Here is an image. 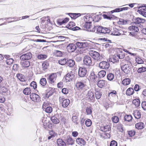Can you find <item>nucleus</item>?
<instances>
[{
    "mask_svg": "<svg viewBox=\"0 0 146 146\" xmlns=\"http://www.w3.org/2000/svg\"><path fill=\"white\" fill-rule=\"evenodd\" d=\"M86 98L89 101H90L92 102H94L95 98L93 90L91 89L88 91L86 93Z\"/></svg>",
    "mask_w": 146,
    "mask_h": 146,
    "instance_id": "obj_1",
    "label": "nucleus"
},
{
    "mask_svg": "<svg viewBox=\"0 0 146 146\" xmlns=\"http://www.w3.org/2000/svg\"><path fill=\"white\" fill-rule=\"evenodd\" d=\"M97 28V33H109L111 31L108 28L103 27L102 26L95 27Z\"/></svg>",
    "mask_w": 146,
    "mask_h": 146,
    "instance_id": "obj_2",
    "label": "nucleus"
},
{
    "mask_svg": "<svg viewBox=\"0 0 146 146\" xmlns=\"http://www.w3.org/2000/svg\"><path fill=\"white\" fill-rule=\"evenodd\" d=\"M90 55L94 60H98L100 58V55L99 53L94 50H90L89 51Z\"/></svg>",
    "mask_w": 146,
    "mask_h": 146,
    "instance_id": "obj_3",
    "label": "nucleus"
},
{
    "mask_svg": "<svg viewBox=\"0 0 146 146\" xmlns=\"http://www.w3.org/2000/svg\"><path fill=\"white\" fill-rule=\"evenodd\" d=\"M131 26L129 27V29L131 31L134 32H138L139 31V29L135 23H131Z\"/></svg>",
    "mask_w": 146,
    "mask_h": 146,
    "instance_id": "obj_4",
    "label": "nucleus"
},
{
    "mask_svg": "<svg viewBox=\"0 0 146 146\" xmlns=\"http://www.w3.org/2000/svg\"><path fill=\"white\" fill-rule=\"evenodd\" d=\"M110 66L109 63L106 61H102L99 64V68L102 69H107L109 68Z\"/></svg>",
    "mask_w": 146,
    "mask_h": 146,
    "instance_id": "obj_5",
    "label": "nucleus"
},
{
    "mask_svg": "<svg viewBox=\"0 0 146 146\" xmlns=\"http://www.w3.org/2000/svg\"><path fill=\"white\" fill-rule=\"evenodd\" d=\"M57 77V74L56 73H53L49 75L48 78V81L51 84L53 83Z\"/></svg>",
    "mask_w": 146,
    "mask_h": 146,
    "instance_id": "obj_6",
    "label": "nucleus"
},
{
    "mask_svg": "<svg viewBox=\"0 0 146 146\" xmlns=\"http://www.w3.org/2000/svg\"><path fill=\"white\" fill-rule=\"evenodd\" d=\"M32 57L31 53L29 52L21 55L20 58L21 60L24 61L30 59Z\"/></svg>",
    "mask_w": 146,
    "mask_h": 146,
    "instance_id": "obj_7",
    "label": "nucleus"
},
{
    "mask_svg": "<svg viewBox=\"0 0 146 146\" xmlns=\"http://www.w3.org/2000/svg\"><path fill=\"white\" fill-rule=\"evenodd\" d=\"M83 62L84 64L87 66L91 65L92 64L91 58L88 56H84L83 58Z\"/></svg>",
    "mask_w": 146,
    "mask_h": 146,
    "instance_id": "obj_8",
    "label": "nucleus"
},
{
    "mask_svg": "<svg viewBox=\"0 0 146 146\" xmlns=\"http://www.w3.org/2000/svg\"><path fill=\"white\" fill-rule=\"evenodd\" d=\"M121 70L126 74L129 73L131 70V67L128 64H125L121 67Z\"/></svg>",
    "mask_w": 146,
    "mask_h": 146,
    "instance_id": "obj_9",
    "label": "nucleus"
},
{
    "mask_svg": "<svg viewBox=\"0 0 146 146\" xmlns=\"http://www.w3.org/2000/svg\"><path fill=\"white\" fill-rule=\"evenodd\" d=\"M30 96L31 99L34 102H37L40 100V97L38 95L36 94L32 93L30 95Z\"/></svg>",
    "mask_w": 146,
    "mask_h": 146,
    "instance_id": "obj_10",
    "label": "nucleus"
},
{
    "mask_svg": "<svg viewBox=\"0 0 146 146\" xmlns=\"http://www.w3.org/2000/svg\"><path fill=\"white\" fill-rule=\"evenodd\" d=\"M75 75L72 72L68 73L65 77V79L66 82H69L71 81L74 77Z\"/></svg>",
    "mask_w": 146,
    "mask_h": 146,
    "instance_id": "obj_11",
    "label": "nucleus"
},
{
    "mask_svg": "<svg viewBox=\"0 0 146 146\" xmlns=\"http://www.w3.org/2000/svg\"><path fill=\"white\" fill-rule=\"evenodd\" d=\"M86 70L84 68L80 67L78 70V74L80 77H84L86 75Z\"/></svg>",
    "mask_w": 146,
    "mask_h": 146,
    "instance_id": "obj_12",
    "label": "nucleus"
},
{
    "mask_svg": "<svg viewBox=\"0 0 146 146\" xmlns=\"http://www.w3.org/2000/svg\"><path fill=\"white\" fill-rule=\"evenodd\" d=\"M76 46L73 44H69L67 47V49L69 52H74L76 49Z\"/></svg>",
    "mask_w": 146,
    "mask_h": 146,
    "instance_id": "obj_13",
    "label": "nucleus"
},
{
    "mask_svg": "<svg viewBox=\"0 0 146 146\" xmlns=\"http://www.w3.org/2000/svg\"><path fill=\"white\" fill-rule=\"evenodd\" d=\"M4 58L6 59V64L9 65L12 64L13 62V60L10 58V56L8 55H5L4 56Z\"/></svg>",
    "mask_w": 146,
    "mask_h": 146,
    "instance_id": "obj_14",
    "label": "nucleus"
},
{
    "mask_svg": "<svg viewBox=\"0 0 146 146\" xmlns=\"http://www.w3.org/2000/svg\"><path fill=\"white\" fill-rule=\"evenodd\" d=\"M59 115L58 114H55L51 117L50 119L52 122L54 123L57 124L59 123Z\"/></svg>",
    "mask_w": 146,
    "mask_h": 146,
    "instance_id": "obj_15",
    "label": "nucleus"
},
{
    "mask_svg": "<svg viewBox=\"0 0 146 146\" xmlns=\"http://www.w3.org/2000/svg\"><path fill=\"white\" fill-rule=\"evenodd\" d=\"M76 143L78 145H85L86 141L83 138H78L76 140Z\"/></svg>",
    "mask_w": 146,
    "mask_h": 146,
    "instance_id": "obj_16",
    "label": "nucleus"
},
{
    "mask_svg": "<svg viewBox=\"0 0 146 146\" xmlns=\"http://www.w3.org/2000/svg\"><path fill=\"white\" fill-rule=\"evenodd\" d=\"M121 30H119L116 28H113V30L111 31V34L114 35L118 36L120 35Z\"/></svg>",
    "mask_w": 146,
    "mask_h": 146,
    "instance_id": "obj_17",
    "label": "nucleus"
},
{
    "mask_svg": "<svg viewBox=\"0 0 146 146\" xmlns=\"http://www.w3.org/2000/svg\"><path fill=\"white\" fill-rule=\"evenodd\" d=\"M8 91L7 88L5 86H4L3 84H0V93L3 94L5 93Z\"/></svg>",
    "mask_w": 146,
    "mask_h": 146,
    "instance_id": "obj_18",
    "label": "nucleus"
},
{
    "mask_svg": "<svg viewBox=\"0 0 146 146\" xmlns=\"http://www.w3.org/2000/svg\"><path fill=\"white\" fill-rule=\"evenodd\" d=\"M97 76L95 74L94 72H91L89 77V80L92 82H94L97 78Z\"/></svg>",
    "mask_w": 146,
    "mask_h": 146,
    "instance_id": "obj_19",
    "label": "nucleus"
},
{
    "mask_svg": "<svg viewBox=\"0 0 146 146\" xmlns=\"http://www.w3.org/2000/svg\"><path fill=\"white\" fill-rule=\"evenodd\" d=\"M54 92V89L51 88H49L46 90V98H49L52 96Z\"/></svg>",
    "mask_w": 146,
    "mask_h": 146,
    "instance_id": "obj_20",
    "label": "nucleus"
},
{
    "mask_svg": "<svg viewBox=\"0 0 146 146\" xmlns=\"http://www.w3.org/2000/svg\"><path fill=\"white\" fill-rule=\"evenodd\" d=\"M100 129L101 131H103L107 132L110 131L111 130L110 126L108 125H106L105 126H102L100 127Z\"/></svg>",
    "mask_w": 146,
    "mask_h": 146,
    "instance_id": "obj_21",
    "label": "nucleus"
},
{
    "mask_svg": "<svg viewBox=\"0 0 146 146\" xmlns=\"http://www.w3.org/2000/svg\"><path fill=\"white\" fill-rule=\"evenodd\" d=\"M85 86V84L84 82H78L76 83V87L79 90L82 89Z\"/></svg>",
    "mask_w": 146,
    "mask_h": 146,
    "instance_id": "obj_22",
    "label": "nucleus"
},
{
    "mask_svg": "<svg viewBox=\"0 0 146 146\" xmlns=\"http://www.w3.org/2000/svg\"><path fill=\"white\" fill-rule=\"evenodd\" d=\"M106 84V82L104 80H102L98 81L97 83L98 86L100 88L103 87Z\"/></svg>",
    "mask_w": 146,
    "mask_h": 146,
    "instance_id": "obj_23",
    "label": "nucleus"
},
{
    "mask_svg": "<svg viewBox=\"0 0 146 146\" xmlns=\"http://www.w3.org/2000/svg\"><path fill=\"white\" fill-rule=\"evenodd\" d=\"M22 67L27 68L30 65V62L29 61H23L20 62Z\"/></svg>",
    "mask_w": 146,
    "mask_h": 146,
    "instance_id": "obj_24",
    "label": "nucleus"
},
{
    "mask_svg": "<svg viewBox=\"0 0 146 146\" xmlns=\"http://www.w3.org/2000/svg\"><path fill=\"white\" fill-rule=\"evenodd\" d=\"M70 102V100L69 99H64L62 102V106L64 108H66L69 105Z\"/></svg>",
    "mask_w": 146,
    "mask_h": 146,
    "instance_id": "obj_25",
    "label": "nucleus"
},
{
    "mask_svg": "<svg viewBox=\"0 0 146 146\" xmlns=\"http://www.w3.org/2000/svg\"><path fill=\"white\" fill-rule=\"evenodd\" d=\"M69 19L68 18H66L63 20L60 19H58L57 21V23L59 25H62L67 22L69 21Z\"/></svg>",
    "mask_w": 146,
    "mask_h": 146,
    "instance_id": "obj_26",
    "label": "nucleus"
},
{
    "mask_svg": "<svg viewBox=\"0 0 146 146\" xmlns=\"http://www.w3.org/2000/svg\"><path fill=\"white\" fill-rule=\"evenodd\" d=\"M144 124L143 123L139 122L135 124V127L137 129H141L144 128Z\"/></svg>",
    "mask_w": 146,
    "mask_h": 146,
    "instance_id": "obj_27",
    "label": "nucleus"
},
{
    "mask_svg": "<svg viewBox=\"0 0 146 146\" xmlns=\"http://www.w3.org/2000/svg\"><path fill=\"white\" fill-rule=\"evenodd\" d=\"M56 142L58 146H66L65 143L61 139H57Z\"/></svg>",
    "mask_w": 146,
    "mask_h": 146,
    "instance_id": "obj_28",
    "label": "nucleus"
},
{
    "mask_svg": "<svg viewBox=\"0 0 146 146\" xmlns=\"http://www.w3.org/2000/svg\"><path fill=\"white\" fill-rule=\"evenodd\" d=\"M84 19L86 23H92L93 20L92 17L89 15L85 16Z\"/></svg>",
    "mask_w": 146,
    "mask_h": 146,
    "instance_id": "obj_29",
    "label": "nucleus"
},
{
    "mask_svg": "<svg viewBox=\"0 0 146 146\" xmlns=\"http://www.w3.org/2000/svg\"><path fill=\"white\" fill-rule=\"evenodd\" d=\"M133 114L135 117L137 119H139L141 117L140 113L138 110H136L134 111Z\"/></svg>",
    "mask_w": 146,
    "mask_h": 146,
    "instance_id": "obj_30",
    "label": "nucleus"
},
{
    "mask_svg": "<svg viewBox=\"0 0 146 146\" xmlns=\"http://www.w3.org/2000/svg\"><path fill=\"white\" fill-rule=\"evenodd\" d=\"M145 22V20L143 19L140 18L138 17L135 19V22L137 24H140V23H144Z\"/></svg>",
    "mask_w": 146,
    "mask_h": 146,
    "instance_id": "obj_31",
    "label": "nucleus"
},
{
    "mask_svg": "<svg viewBox=\"0 0 146 146\" xmlns=\"http://www.w3.org/2000/svg\"><path fill=\"white\" fill-rule=\"evenodd\" d=\"M75 62L73 60L71 59L67 60L66 64L70 67L73 66Z\"/></svg>",
    "mask_w": 146,
    "mask_h": 146,
    "instance_id": "obj_32",
    "label": "nucleus"
},
{
    "mask_svg": "<svg viewBox=\"0 0 146 146\" xmlns=\"http://www.w3.org/2000/svg\"><path fill=\"white\" fill-rule=\"evenodd\" d=\"M23 93L26 95L30 94L31 93V90L30 88H27L23 90Z\"/></svg>",
    "mask_w": 146,
    "mask_h": 146,
    "instance_id": "obj_33",
    "label": "nucleus"
},
{
    "mask_svg": "<svg viewBox=\"0 0 146 146\" xmlns=\"http://www.w3.org/2000/svg\"><path fill=\"white\" fill-rule=\"evenodd\" d=\"M117 94L116 91L115 90H113L109 94L108 96L110 98H112L115 97L117 96Z\"/></svg>",
    "mask_w": 146,
    "mask_h": 146,
    "instance_id": "obj_34",
    "label": "nucleus"
},
{
    "mask_svg": "<svg viewBox=\"0 0 146 146\" xmlns=\"http://www.w3.org/2000/svg\"><path fill=\"white\" fill-rule=\"evenodd\" d=\"M17 78L21 81L24 82L25 81V76L22 74H18L17 75Z\"/></svg>",
    "mask_w": 146,
    "mask_h": 146,
    "instance_id": "obj_35",
    "label": "nucleus"
},
{
    "mask_svg": "<svg viewBox=\"0 0 146 146\" xmlns=\"http://www.w3.org/2000/svg\"><path fill=\"white\" fill-rule=\"evenodd\" d=\"M132 102L136 107H138L139 106L140 103V100L137 99L133 100Z\"/></svg>",
    "mask_w": 146,
    "mask_h": 146,
    "instance_id": "obj_36",
    "label": "nucleus"
},
{
    "mask_svg": "<svg viewBox=\"0 0 146 146\" xmlns=\"http://www.w3.org/2000/svg\"><path fill=\"white\" fill-rule=\"evenodd\" d=\"M134 92V90L132 88H129L126 91V94L127 95L130 96Z\"/></svg>",
    "mask_w": 146,
    "mask_h": 146,
    "instance_id": "obj_37",
    "label": "nucleus"
},
{
    "mask_svg": "<svg viewBox=\"0 0 146 146\" xmlns=\"http://www.w3.org/2000/svg\"><path fill=\"white\" fill-rule=\"evenodd\" d=\"M131 80L129 78H125L122 81V84L124 85H129L130 83Z\"/></svg>",
    "mask_w": 146,
    "mask_h": 146,
    "instance_id": "obj_38",
    "label": "nucleus"
},
{
    "mask_svg": "<svg viewBox=\"0 0 146 146\" xmlns=\"http://www.w3.org/2000/svg\"><path fill=\"white\" fill-rule=\"evenodd\" d=\"M117 56L118 58L119 59H122L124 57V54L122 51H119V52H118L117 54Z\"/></svg>",
    "mask_w": 146,
    "mask_h": 146,
    "instance_id": "obj_39",
    "label": "nucleus"
},
{
    "mask_svg": "<svg viewBox=\"0 0 146 146\" xmlns=\"http://www.w3.org/2000/svg\"><path fill=\"white\" fill-rule=\"evenodd\" d=\"M67 59L66 58H63L59 60L58 61L59 64L61 65H64L67 64Z\"/></svg>",
    "mask_w": 146,
    "mask_h": 146,
    "instance_id": "obj_40",
    "label": "nucleus"
},
{
    "mask_svg": "<svg viewBox=\"0 0 146 146\" xmlns=\"http://www.w3.org/2000/svg\"><path fill=\"white\" fill-rule=\"evenodd\" d=\"M100 136L101 138H110V135L108 133L104 132L103 133L101 134Z\"/></svg>",
    "mask_w": 146,
    "mask_h": 146,
    "instance_id": "obj_41",
    "label": "nucleus"
},
{
    "mask_svg": "<svg viewBox=\"0 0 146 146\" xmlns=\"http://www.w3.org/2000/svg\"><path fill=\"white\" fill-rule=\"evenodd\" d=\"M96 98L97 99H100L102 95V92L100 91H97L95 92Z\"/></svg>",
    "mask_w": 146,
    "mask_h": 146,
    "instance_id": "obj_42",
    "label": "nucleus"
},
{
    "mask_svg": "<svg viewBox=\"0 0 146 146\" xmlns=\"http://www.w3.org/2000/svg\"><path fill=\"white\" fill-rule=\"evenodd\" d=\"M67 142L68 144L72 145L74 144V141L72 137H68L67 138Z\"/></svg>",
    "mask_w": 146,
    "mask_h": 146,
    "instance_id": "obj_43",
    "label": "nucleus"
},
{
    "mask_svg": "<svg viewBox=\"0 0 146 146\" xmlns=\"http://www.w3.org/2000/svg\"><path fill=\"white\" fill-rule=\"evenodd\" d=\"M106 74V72L104 70H102L99 72L98 74V75L100 78L104 77Z\"/></svg>",
    "mask_w": 146,
    "mask_h": 146,
    "instance_id": "obj_44",
    "label": "nucleus"
},
{
    "mask_svg": "<svg viewBox=\"0 0 146 146\" xmlns=\"http://www.w3.org/2000/svg\"><path fill=\"white\" fill-rule=\"evenodd\" d=\"M107 77L108 80L111 81L114 79V74L111 73H110L108 74Z\"/></svg>",
    "mask_w": 146,
    "mask_h": 146,
    "instance_id": "obj_45",
    "label": "nucleus"
},
{
    "mask_svg": "<svg viewBox=\"0 0 146 146\" xmlns=\"http://www.w3.org/2000/svg\"><path fill=\"white\" fill-rule=\"evenodd\" d=\"M39 83L42 86H44L46 85V78H43L41 79Z\"/></svg>",
    "mask_w": 146,
    "mask_h": 146,
    "instance_id": "obj_46",
    "label": "nucleus"
},
{
    "mask_svg": "<svg viewBox=\"0 0 146 146\" xmlns=\"http://www.w3.org/2000/svg\"><path fill=\"white\" fill-rule=\"evenodd\" d=\"M132 119V117L131 115H127L125 116L124 119L125 121H128V122L131 121Z\"/></svg>",
    "mask_w": 146,
    "mask_h": 146,
    "instance_id": "obj_47",
    "label": "nucleus"
},
{
    "mask_svg": "<svg viewBox=\"0 0 146 146\" xmlns=\"http://www.w3.org/2000/svg\"><path fill=\"white\" fill-rule=\"evenodd\" d=\"M75 25V23L72 21L70 22L66 26L69 29H72L73 27Z\"/></svg>",
    "mask_w": 146,
    "mask_h": 146,
    "instance_id": "obj_48",
    "label": "nucleus"
},
{
    "mask_svg": "<svg viewBox=\"0 0 146 146\" xmlns=\"http://www.w3.org/2000/svg\"><path fill=\"white\" fill-rule=\"evenodd\" d=\"M110 61L113 63L117 62L118 61V59L116 56H113L111 57L110 59Z\"/></svg>",
    "mask_w": 146,
    "mask_h": 146,
    "instance_id": "obj_49",
    "label": "nucleus"
},
{
    "mask_svg": "<svg viewBox=\"0 0 146 146\" xmlns=\"http://www.w3.org/2000/svg\"><path fill=\"white\" fill-rule=\"evenodd\" d=\"M46 19H47L46 20L47 21V24L48 25V26H49V27H48V29L50 30L51 29H52L51 26L52 24L50 22L49 17H47V18H46Z\"/></svg>",
    "mask_w": 146,
    "mask_h": 146,
    "instance_id": "obj_50",
    "label": "nucleus"
},
{
    "mask_svg": "<svg viewBox=\"0 0 146 146\" xmlns=\"http://www.w3.org/2000/svg\"><path fill=\"white\" fill-rule=\"evenodd\" d=\"M54 53L55 56L58 57L61 56L62 55V52L59 50H56L54 52Z\"/></svg>",
    "mask_w": 146,
    "mask_h": 146,
    "instance_id": "obj_51",
    "label": "nucleus"
},
{
    "mask_svg": "<svg viewBox=\"0 0 146 146\" xmlns=\"http://www.w3.org/2000/svg\"><path fill=\"white\" fill-rule=\"evenodd\" d=\"M135 60L138 64H142L143 63V61L141 58L139 57H137L136 58Z\"/></svg>",
    "mask_w": 146,
    "mask_h": 146,
    "instance_id": "obj_52",
    "label": "nucleus"
},
{
    "mask_svg": "<svg viewBox=\"0 0 146 146\" xmlns=\"http://www.w3.org/2000/svg\"><path fill=\"white\" fill-rule=\"evenodd\" d=\"M92 122L89 119H87L85 122V124L87 127H89L91 125Z\"/></svg>",
    "mask_w": 146,
    "mask_h": 146,
    "instance_id": "obj_53",
    "label": "nucleus"
},
{
    "mask_svg": "<svg viewBox=\"0 0 146 146\" xmlns=\"http://www.w3.org/2000/svg\"><path fill=\"white\" fill-rule=\"evenodd\" d=\"M86 112L87 114H90L92 112L91 108L90 107H87L86 109Z\"/></svg>",
    "mask_w": 146,
    "mask_h": 146,
    "instance_id": "obj_54",
    "label": "nucleus"
},
{
    "mask_svg": "<svg viewBox=\"0 0 146 146\" xmlns=\"http://www.w3.org/2000/svg\"><path fill=\"white\" fill-rule=\"evenodd\" d=\"M146 71V68L144 67H140L138 68L137 71L138 73H141Z\"/></svg>",
    "mask_w": 146,
    "mask_h": 146,
    "instance_id": "obj_55",
    "label": "nucleus"
},
{
    "mask_svg": "<svg viewBox=\"0 0 146 146\" xmlns=\"http://www.w3.org/2000/svg\"><path fill=\"white\" fill-rule=\"evenodd\" d=\"M112 121L115 123H117L119 120L118 117L116 116H114L112 118Z\"/></svg>",
    "mask_w": 146,
    "mask_h": 146,
    "instance_id": "obj_56",
    "label": "nucleus"
},
{
    "mask_svg": "<svg viewBox=\"0 0 146 146\" xmlns=\"http://www.w3.org/2000/svg\"><path fill=\"white\" fill-rule=\"evenodd\" d=\"M54 38H56L57 39L59 40V41H62L64 40L65 37L64 36H56ZM59 40H58L57 42Z\"/></svg>",
    "mask_w": 146,
    "mask_h": 146,
    "instance_id": "obj_57",
    "label": "nucleus"
},
{
    "mask_svg": "<svg viewBox=\"0 0 146 146\" xmlns=\"http://www.w3.org/2000/svg\"><path fill=\"white\" fill-rule=\"evenodd\" d=\"M91 23H86L84 25V27L87 29L90 28L91 27Z\"/></svg>",
    "mask_w": 146,
    "mask_h": 146,
    "instance_id": "obj_58",
    "label": "nucleus"
},
{
    "mask_svg": "<svg viewBox=\"0 0 146 146\" xmlns=\"http://www.w3.org/2000/svg\"><path fill=\"white\" fill-rule=\"evenodd\" d=\"M31 87H33L34 89H36L37 88L36 83L35 82L33 81L30 84Z\"/></svg>",
    "mask_w": 146,
    "mask_h": 146,
    "instance_id": "obj_59",
    "label": "nucleus"
},
{
    "mask_svg": "<svg viewBox=\"0 0 146 146\" xmlns=\"http://www.w3.org/2000/svg\"><path fill=\"white\" fill-rule=\"evenodd\" d=\"M52 111V109L51 107H48L46 108V113H50Z\"/></svg>",
    "mask_w": 146,
    "mask_h": 146,
    "instance_id": "obj_60",
    "label": "nucleus"
},
{
    "mask_svg": "<svg viewBox=\"0 0 146 146\" xmlns=\"http://www.w3.org/2000/svg\"><path fill=\"white\" fill-rule=\"evenodd\" d=\"M77 15L78 14L76 13H71L70 17L72 18L75 19L78 17Z\"/></svg>",
    "mask_w": 146,
    "mask_h": 146,
    "instance_id": "obj_61",
    "label": "nucleus"
},
{
    "mask_svg": "<svg viewBox=\"0 0 146 146\" xmlns=\"http://www.w3.org/2000/svg\"><path fill=\"white\" fill-rule=\"evenodd\" d=\"M135 134V132L133 130H131L128 131V135L130 137L133 136Z\"/></svg>",
    "mask_w": 146,
    "mask_h": 146,
    "instance_id": "obj_62",
    "label": "nucleus"
},
{
    "mask_svg": "<svg viewBox=\"0 0 146 146\" xmlns=\"http://www.w3.org/2000/svg\"><path fill=\"white\" fill-rule=\"evenodd\" d=\"M117 142L113 140L112 141L110 144V146H117Z\"/></svg>",
    "mask_w": 146,
    "mask_h": 146,
    "instance_id": "obj_63",
    "label": "nucleus"
},
{
    "mask_svg": "<svg viewBox=\"0 0 146 146\" xmlns=\"http://www.w3.org/2000/svg\"><path fill=\"white\" fill-rule=\"evenodd\" d=\"M142 108L144 110H146V102L144 101L141 104Z\"/></svg>",
    "mask_w": 146,
    "mask_h": 146,
    "instance_id": "obj_64",
    "label": "nucleus"
}]
</instances>
